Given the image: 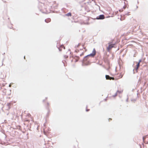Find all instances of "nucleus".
<instances>
[{
  "instance_id": "obj_1",
  "label": "nucleus",
  "mask_w": 148,
  "mask_h": 148,
  "mask_svg": "<svg viewBox=\"0 0 148 148\" xmlns=\"http://www.w3.org/2000/svg\"><path fill=\"white\" fill-rule=\"evenodd\" d=\"M96 53V50L94 48L93 50L92 53L87 56L84 58V60H87L88 59L89 57H93L95 55Z\"/></svg>"
},
{
  "instance_id": "obj_2",
  "label": "nucleus",
  "mask_w": 148,
  "mask_h": 148,
  "mask_svg": "<svg viewBox=\"0 0 148 148\" xmlns=\"http://www.w3.org/2000/svg\"><path fill=\"white\" fill-rule=\"evenodd\" d=\"M70 58L71 59V62H75L79 59V57L77 56H73L72 57H70Z\"/></svg>"
},
{
  "instance_id": "obj_3",
  "label": "nucleus",
  "mask_w": 148,
  "mask_h": 148,
  "mask_svg": "<svg viewBox=\"0 0 148 148\" xmlns=\"http://www.w3.org/2000/svg\"><path fill=\"white\" fill-rule=\"evenodd\" d=\"M109 46L107 47V50L108 51H109L112 49L114 47V44H110V43H109Z\"/></svg>"
},
{
  "instance_id": "obj_4",
  "label": "nucleus",
  "mask_w": 148,
  "mask_h": 148,
  "mask_svg": "<svg viewBox=\"0 0 148 148\" xmlns=\"http://www.w3.org/2000/svg\"><path fill=\"white\" fill-rule=\"evenodd\" d=\"M105 18V16L103 15H101L97 17V19H103Z\"/></svg>"
},
{
  "instance_id": "obj_5",
  "label": "nucleus",
  "mask_w": 148,
  "mask_h": 148,
  "mask_svg": "<svg viewBox=\"0 0 148 148\" xmlns=\"http://www.w3.org/2000/svg\"><path fill=\"white\" fill-rule=\"evenodd\" d=\"M141 62V60H139V62L137 63L136 66V67L135 68V69L137 71L138 70V68L139 67L140 63Z\"/></svg>"
},
{
  "instance_id": "obj_6",
  "label": "nucleus",
  "mask_w": 148,
  "mask_h": 148,
  "mask_svg": "<svg viewBox=\"0 0 148 148\" xmlns=\"http://www.w3.org/2000/svg\"><path fill=\"white\" fill-rule=\"evenodd\" d=\"M12 103H8L7 104V106L8 108L9 109H10L11 108V106L12 105Z\"/></svg>"
},
{
  "instance_id": "obj_7",
  "label": "nucleus",
  "mask_w": 148,
  "mask_h": 148,
  "mask_svg": "<svg viewBox=\"0 0 148 148\" xmlns=\"http://www.w3.org/2000/svg\"><path fill=\"white\" fill-rule=\"evenodd\" d=\"M123 76V74L121 73L119 74V76L116 79H119L121 78Z\"/></svg>"
},
{
  "instance_id": "obj_8",
  "label": "nucleus",
  "mask_w": 148,
  "mask_h": 148,
  "mask_svg": "<svg viewBox=\"0 0 148 148\" xmlns=\"http://www.w3.org/2000/svg\"><path fill=\"white\" fill-rule=\"evenodd\" d=\"M106 79H107L110 80L111 77H110L108 75H106Z\"/></svg>"
},
{
  "instance_id": "obj_9",
  "label": "nucleus",
  "mask_w": 148,
  "mask_h": 148,
  "mask_svg": "<svg viewBox=\"0 0 148 148\" xmlns=\"http://www.w3.org/2000/svg\"><path fill=\"white\" fill-rule=\"evenodd\" d=\"M81 44L80 43H79L77 45H76L75 46V48H77L79 47L81 45Z\"/></svg>"
},
{
  "instance_id": "obj_10",
  "label": "nucleus",
  "mask_w": 148,
  "mask_h": 148,
  "mask_svg": "<svg viewBox=\"0 0 148 148\" xmlns=\"http://www.w3.org/2000/svg\"><path fill=\"white\" fill-rule=\"evenodd\" d=\"M51 21V20L50 18H47L45 20V21L46 22V23H49Z\"/></svg>"
},
{
  "instance_id": "obj_11",
  "label": "nucleus",
  "mask_w": 148,
  "mask_h": 148,
  "mask_svg": "<svg viewBox=\"0 0 148 148\" xmlns=\"http://www.w3.org/2000/svg\"><path fill=\"white\" fill-rule=\"evenodd\" d=\"M65 15L68 16H71V13L69 12L66 14Z\"/></svg>"
},
{
  "instance_id": "obj_12",
  "label": "nucleus",
  "mask_w": 148,
  "mask_h": 148,
  "mask_svg": "<svg viewBox=\"0 0 148 148\" xmlns=\"http://www.w3.org/2000/svg\"><path fill=\"white\" fill-rule=\"evenodd\" d=\"M64 59H66L68 58V56L67 55H65L64 56Z\"/></svg>"
},
{
  "instance_id": "obj_13",
  "label": "nucleus",
  "mask_w": 148,
  "mask_h": 148,
  "mask_svg": "<svg viewBox=\"0 0 148 148\" xmlns=\"http://www.w3.org/2000/svg\"><path fill=\"white\" fill-rule=\"evenodd\" d=\"M84 45H85V43H84L83 44H82V47H83V48H84V49H86V47H84Z\"/></svg>"
},
{
  "instance_id": "obj_14",
  "label": "nucleus",
  "mask_w": 148,
  "mask_h": 148,
  "mask_svg": "<svg viewBox=\"0 0 148 148\" xmlns=\"http://www.w3.org/2000/svg\"><path fill=\"white\" fill-rule=\"evenodd\" d=\"M111 79H112V80H114V78L113 77H111L110 80H111Z\"/></svg>"
},
{
  "instance_id": "obj_15",
  "label": "nucleus",
  "mask_w": 148,
  "mask_h": 148,
  "mask_svg": "<svg viewBox=\"0 0 148 148\" xmlns=\"http://www.w3.org/2000/svg\"><path fill=\"white\" fill-rule=\"evenodd\" d=\"M123 11V10H119V11H120V12H122Z\"/></svg>"
},
{
  "instance_id": "obj_16",
  "label": "nucleus",
  "mask_w": 148,
  "mask_h": 148,
  "mask_svg": "<svg viewBox=\"0 0 148 148\" xmlns=\"http://www.w3.org/2000/svg\"><path fill=\"white\" fill-rule=\"evenodd\" d=\"M61 47H62V48H64V49H65V47H64V46H61Z\"/></svg>"
},
{
  "instance_id": "obj_17",
  "label": "nucleus",
  "mask_w": 148,
  "mask_h": 148,
  "mask_svg": "<svg viewBox=\"0 0 148 148\" xmlns=\"http://www.w3.org/2000/svg\"><path fill=\"white\" fill-rule=\"evenodd\" d=\"M126 8V6H124L123 7V9H125Z\"/></svg>"
},
{
  "instance_id": "obj_18",
  "label": "nucleus",
  "mask_w": 148,
  "mask_h": 148,
  "mask_svg": "<svg viewBox=\"0 0 148 148\" xmlns=\"http://www.w3.org/2000/svg\"><path fill=\"white\" fill-rule=\"evenodd\" d=\"M78 51L77 50H75V52H77Z\"/></svg>"
},
{
  "instance_id": "obj_19",
  "label": "nucleus",
  "mask_w": 148,
  "mask_h": 148,
  "mask_svg": "<svg viewBox=\"0 0 148 148\" xmlns=\"http://www.w3.org/2000/svg\"><path fill=\"white\" fill-rule=\"evenodd\" d=\"M112 120V119H111L110 118V119H109V121H110V120Z\"/></svg>"
},
{
  "instance_id": "obj_20",
  "label": "nucleus",
  "mask_w": 148,
  "mask_h": 148,
  "mask_svg": "<svg viewBox=\"0 0 148 148\" xmlns=\"http://www.w3.org/2000/svg\"><path fill=\"white\" fill-rule=\"evenodd\" d=\"M83 54H84L83 53H82V54H80V56H81L82 55H83Z\"/></svg>"
},
{
  "instance_id": "obj_21",
  "label": "nucleus",
  "mask_w": 148,
  "mask_h": 148,
  "mask_svg": "<svg viewBox=\"0 0 148 148\" xmlns=\"http://www.w3.org/2000/svg\"><path fill=\"white\" fill-rule=\"evenodd\" d=\"M44 133H45V129L44 130Z\"/></svg>"
},
{
  "instance_id": "obj_22",
  "label": "nucleus",
  "mask_w": 148,
  "mask_h": 148,
  "mask_svg": "<svg viewBox=\"0 0 148 148\" xmlns=\"http://www.w3.org/2000/svg\"><path fill=\"white\" fill-rule=\"evenodd\" d=\"M89 110H86V111H89Z\"/></svg>"
},
{
  "instance_id": "obj_23",
  "label": "nucleus",
  "mask_w": 148,
  "mask_h": 148,
  "mask_svg": "<svg viewBox=\"0 0 148 148\" xmlns=\"http://www.w3.org/2000/svg\"><path fill=\"white\" fill-rule=\"evenodd\" d=\"M71 52H69V53H70Z\"/></svg>"
},
{
  "instance_id": "obj_24",
  "label": "nucleus",
  "mask_w": 148,
  "mask_h": 148,
  "mask_svg": "<svg viewBox=\"0 0 148 148\" xmlns=\"http://www.w3.org/2000/svg\"><path fill=\"white\" fill-rule=\"evenodd\" d=\"M3 1L4 0H3Z\"/></svg>"
}]
</instances>
